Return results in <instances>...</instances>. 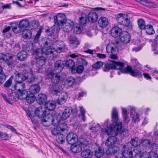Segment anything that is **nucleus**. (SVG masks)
I'll return each mask as SVG.
<instances>
[{"instance_id": "1", "label": "nucleus", "mask_w": 158, "mask_h": 158, "mask_svg": "<svg viewBox=\"0 0 158 158\" xmlns=\"http://www.w3.org/2000/svg\"><path fill=\"white\" fill-rule=\"evenodd\" d=\"M44 45L41 49L37 48L34 50L32 53L36 59V66L40 68L44 65L46 61V58L41 55L49 56L51 60H53L56 57V55L53 54V50L51 48V40L49 38H46L44 40Z\"/></svg>"}, {"instance_id": "2", "label": "nucleus", "mask_w": 158, "mask_h": 158, "mask_svg": "<svg viewBox=\"0 0 158 158\" xmlns=\"http://www.w3.org/2000/svg\"><path fill=\"white\" fill-rule=\"evenodd\" d=\"M122 116L124 122L128 124L130 121V118L129 116V110L130 111V115L133 122L138 123L140 122V115L137 112L132 115L134 112L135 111V108L134 107L129 106L127 108L121 107Z\"/></svg>"}, {"instance_id": "3", "label": "nucleus", "mask_w": 158, "mask_h": 158, "mask_svg": "<svg viewBox=\"0 0 158 158\" xmlns=\"http://www.w3.org/2000/svg\"><path fill=\"white\" fill-rule=\"evenodd\" d=\"M14 88L17 93H12L10 98L13 100H23L25 98L28 92L25 89V85L22 81H16Z\"/></svg>"}, {"instance_id": "4", "label": "nucleus", "mask_w": 158, "mask_h": 158, "mask_svg": "<svg viewBox=\"0 0 158 158\" xmlns=\"http://www.w3.org/2000/svg\"><path fill=\"white\" fill-rule=\"evenodd\" d=\"M132 146L135 147L134 151L135 153H139L141 151V149L144 147H149L150 140L147 139H139L138 137L132 138L131 141Z\"/></svg>"}, {"instance_id": "5", "label": "nucleus", "mask_w": 158, "mask_h": 158, "mask_svg": "<svg viewBox=\"0 0 158 158\" xmlns=\"http://www.w3.org/2000/svg\"><path fill=\"white\" fill-rule=\"evenodd\" d=\"M51 79L52 84L50 87V91L53 94L60 93L62 90V87L58 83L60 79V76L58 73L53 74Z\"/></svg>"}, {"instance_id": "6", "label": "nucleus", "mask_w": 158, "mask_h": 158, "mask_svg": "<svg viewBox=\"0 0 158 158\" xmlns=\"http://www.w3.org/2000/svg\"><path fill=\"white\" fill-rule=\"evenodd\" d=\"M115 19L117 22L121 25L129 28H132V25L130 22V18L127 14L119 13L115 15Z\"/></svg>"}, {"instance_id": "7", "label": "nucleus", "mask_w": 158, "mask_h": 158, "mask_svg": "<svg viewBox=\"0 0 158 158\" xmlns=\"http://www.w3.org/2000/svg\"><path fill=\"white\" fill-rule=\"evenodd\" d=\"M112 120L116 123L114 127V131L116 134L121 133L122 132V123L121 122H118L119 120L118 114L117 109L115 108H113L112 111Z\"/></svg>"}, {"instance_id": "8", "label": "nucleus", "mask_w": 158, "mask_h": 158, "mask_svg": "<svg viewBox=\"0 0 158 158\" xmlns=\"http://www.w3.org/2000/svg\"><path fill=\"white\" fill-rule=\"evenodd\" d=\"M121 72L123 73H129L133 77H137L140 79H142V74L141 72L136 69H132L129 66L126 67L124 66V64L123 63Z\"/></svg>"}, {"instance_id": "9", "label": "nucleus", "mask_w": 158, "mask_h": 158, "mask_svg": "<svg viewBox=\"0 0 158 158\" xmlns=\"http://www.w3.org/2000/svg\"><path fill=\"white\" fill-rule=\"evenodd\" d=\"M42 124L45 127L50 126L52 124L54 126L59 125L60 124L57 119L52 118V116L49 114L43 117L42 120Z\"/></svg>"}, {"instance_id": "10", "label": "nucleus", "mask_w": 158, "mask_h": 158, "mask_svg": "<svg viewBox=\"0 0 158 158\" xmlns=\"http://www.w3.org/2000/svg\"><path fill=\"white\" fill-rule=\"evenodd\" d=\"M121 153H118V156H116L117 158H122L123 156L126 158H132L133 156L132 149L131 148H127L125 145L123 146L121 149Z\"/></svg>"}, {"instance_id": "11", "label": "nucleus", "mask_w": 158, "mask_h": 158, "mask_svg": "<svg viewBox=\"0 0 158 158\" xmlns=\"http://www.w3.org/2000/svg\"><path fill=\"white\" fill-rule=\"evenodd\" d=\"M51 40H52L50 39ZM52 44L51 45V48L53 50V54L55 55H56L54 53V51H55L56 52L58 53H61L63 52L65 49V45L64 44L63 41L60 40H57L56 41H55V43L53 44L54 45V48L52 49Z\"/></svg>"}, {"instance_id": "12", "label": "nucleus", "mask_w": 158, "mask_h": 158, "mask_svg": "<svg viewBox=\"0 0 158 158\" xmlns=\"http://www.w3.org/2000/svg\"><path fill=\"white\" fill-rule=\"evenodd\" d=\"M123 63L115 61L112 62L111 63H107L105 65L103 71L104 72L109 71L110 69H119L121 71Z\"/></svg>"}, {"instance_id": "13", "label": "nucleus", "mask_w": 158, "mask_h": 158, "mask_svg": "<svg viewBox=\"0 0 158 158\" xmlns=\"http://www.w3.org/2000/svg\"><path fill=\"white\" fill-rule=\"evenodd\" d=\"M109 120H107L102 124L103 128H102L101 131L102 134L110 135L112 134L113 131V128L114 125L112 124H109Z\"/></svg>"}, {"instance_id": "14", "label": "nucleus", "mask_w": 158, "mask_h": 158, "mask_svg": "<svg viewBox=\"0 0 158 158\" xmlns=\"http://www.w3.org/2000/svg\"><path fill=\"white\" fill-rule=\"evenodd\" d=\"M55 22L57 25L63 26L66 20L65 15L63 13H60L54 17Z\"/></svg>"}, {"instance_id": "15", "label": "nucleus", "mask_w": 158, "mask_h": 158, "mask_svg": "<svg viewBox=\"0 0 158 158\" xmlns=\"http://www.w3.org/2000/svg\"><path fill=\"white\" fill-rule=\"evenodd\" d=\"M83 143L79 141L77 142L72 144L70 147L71 150L74 153H78L81 152L82 150V146Z\"/></svg>"}, {"instance_id": "16", "label": "nucleus", "mask_w": 158, "mask_h": 158, "mask_svg": "<svg viewBox=\"0 0 158 158\" xmlns=\"http://www.w3.org/2000/svg\"><path fill=\"white\" fill-rule=\"evenodd\" d=\"M77 140V136L75 133L71 132L69 133L66 136V140L69 144H72Z\"/></svg>"}, {"instance_id": "17", "label": "nucleus", "mask_w": 158, "mask_h": 158, "mask_svg": "<svg viewBox=\"0 0 158 158\" xmlns=\"http://www.w3.org/2000/svg\"><path fill=\"white\" fill-rule=\"evenodd\" d=\"M123 31L122 29L118 26L113 27L110 31L111 35L114 37H117L120 36Z\"/></svg>"}, {"instance_id": "18", "label": "nucleus", "mask_w": 158, "mask_h": 158, "mask_svg": "<svg viewBox=\"0 0 158 158\" xmlns=\"http://www.w3.org/2000/svg\"><path fill=\"white\" fill-rule=\"evenodd\" d=\"M68 39L70 43V46L72 48H76L79 44L77 39L74 36L69 35Z\"/></svg>"}, {"instance_id": "19", "label": "nucleus", "mask_w": 158, "mask_h": 158, "mask_svg": "<svg viewBox=\"0 0 158 158\" xmlns=\"http://www.w3.org/2000/svg\"><path fill=\"white\" fill-rule=\"evenodd\" d=\"M120 40L123 43L127 44L131 40V37L128 32L123 31L120 36Z\"/></svg>"}, {"instance_id": "20", "label": "nucleus", "mask_w": 158, "mask_h": 158, "mask_svg": "<svg viewBox=\"0 0 158 158\" xmlns=\"http://www.w3.org/2000/svg\"><path fill=\"white\" fill-rule=\"evenodd\" d=\"M74 25V22L73 21L69 20H66L64 23L63 29L65 31L69 32L73 29Z\"/></svg>"}, {"instance_id": "21", "label": "nucleus", "mask_w": 158, "mask_h": 158, "mask_svg": "<svg viewBox=\"0 0 158 158\" xmlns=\"http://www.w3.org/2000/svg\"><path fill=\"white\" fill-rule=\"evenodd\" d=\"M46 113L45 108L41 106L36 108L35 111V115L39 118L44 117Z\"/></svg>"}, {"instance_id": "22", "label": "nucleus", "mask_w": 158, "mask_h": 158, "mask_svg": "<svg viewBox=\"0 0 158 158\" xmlns=\"http://www.w3.org/2000/svg\"><path fill=\"white\" fill-rule=\"evenodd\" d=\"M68 97V94L66 92H63L59 95L56 103L59 105H62L65 102Z\"/></svg>"}, {"instance_id": "23", "label": "nucleus", "mask_w": 158, "mask_h": 158, "mask_svg": "<svg viewBox=\"0 0 158 158\" xmlns=\"http://www.w3.org/2000/svg\"><path fill=\"white\" fill-rule=\"evenodd\" d=\"M98 19V15L94 11L90 12L88 15V19L91 23H95L97 21Z\"/></svg>"}, {"instance_id": "24", "label": "nucleus", "mask_w": 158, "mask_h": 158, "mask_svg": "<svg viewBox=\"0 0 158 158\" xmlns=\"http://www.w3.org/2000/svg\"><path fill=\"white\" fill-rule=\"evenodd\" d=\"M119 151V148L118 147L115 146H111V147H110L106 152L107 155H112L115 154V156L117 155V153Z\"/></svg>"}, {"instance_id": "25", "label": "nucleus", "mask_w": 158, "mask_h": 158, "mask_svg": "<svg viewBox=\"0 0 158 158\" xmlns=\"http://www.w3.org/2000/svg\"><path fill=\"white\" fill-rule=\"evenodd\" d=\"M64 67V63L63 61L59 60L56 61L54 64V70L58 72H61Z\"/></svg>"}, {"instance_id": "26", "label": "nucleus", "mask_w": 158, "mask_h": 158, "mask_svg": "<svg viewBox=\"0 0 158 158\" xmlns=\"http://www.w3.org/2000/svg\"><path fill=\"white\" fill-rule=\"evenodd\" d=\"M72 109L71 107H67L64 109L62 112L61 119L63 120H65L69 118L72 113Z\"/></svg>"}, {"instance_id": "27", "label": "nucleus", "mask_w": 158, "mask_h": 158, "mask_svg": "<svg viewBox=\"0 0 158 158\" xmlns=\"http://www.w3.org/2000/svg\"><path fill=\"white\" fill-rule=\"evenodd\" d=\"M104 153V149L102 148L96 146L94 151V155L97 158L102 157Z\"/></svg>"}, {"instance_id": "28", "label": "nucleus", "mask_w": 158, "mask_h": 158, "mask_svg": "<svg viewBox=\"0 0 158 158\" xmlns=\"http://www.w3.org/2000/svg\"><path fill=\"white\" fill-rule=\"evenodd\" d=\"M41 88L38 84H33L30 86L29 88V92L31 94H34L39 93Z\"/></svg>"}, {"instance_id": "29", "label": "nucleus", "mask_w": 158, "mask_h": 158, "mask_svg": "<svg viewBox=\"0 0 158 158\" xmlns=\"http://www.w3.org/2000/svg\"><path fill=\"white\" fill-rule=\"evenodd\" d=\"M98 24L100 27H105L108 24V19L105 17H101L99 19Z\"/></svg>"}, {"instance_id": "30", "label": "nucleus", "mask_w": 158, "mask_h": 158, "mask_svg": "<svg viewBox=\"0 0 158 158\" xmlns=\"http://www.w3.org/2000/svg\"><path fill=\"white\" fill-rule=\"evenodd\" d=\"M17 59L20 61H24L27 59L28 54L25 51L23 50L19 52L17 55Z\"/></svg>"}, {"instance_id": "31", "label": "nucleus", "mask_w": 158, "mask_h": 158, "mask_svg": "<svg viewBox=\"0 0 158 158\" xmlns=\"http://www.w3.org/2000/svg\"><path fill=\"white\" fill-rule=\"evenodd\" d=\"M146 149L144 148L141 149V152L136 153L137 154L139 155V158H151V154L150 152H146L145 150Z\"/></svg>"}, {"instance_id": "32", "label": "nucleus", "mask_w": 158, "mask_h": 158, "mask_svg": "<svg viewBox=\"0 0 158 158\" xmlns=\"http://www.w3.org/2000/svg\"><path fill=\"white\" fill-rule=\"evenodd\" d=\"M81 156L84 158H90L93 155V153L90 150H83L81 153Z\"/></svg>"}, {"instance_id": "33", "label": "nucleus", "mask_w": 158, "mask_h": 158, "mask_svg": "<svg viewBox=\"0 0 158 158\" xmlns=\"http://www.w3.org/2000/svg\"><path fill=\"white\" fill-rule=\"evenodd\" d=\"M117 140V139L115 136H110L106 140L105 144L106 146L110 147L114 145Z\"/></svg>"}, {"instance_id": "34", "label": "nucleus", "mask_w": 158, "mask_h": 158, "mask_svg": "<svg viewBox=\"0 0 158 158\" xmlns=\"http://www.w3.org/2000/svg\"><path fill=\"white\" fill-rule=\"evenodd\" d=\"M45 106L47 109L52 110L56 107V103L54 101H49L45 103Z\"/></svg>"}, {"instance_id": "35", "label": "nucleus", "mask_w": 158, "mask_h": 158, "mask_svg": "<svg viewBox=\"0 0 158 158\" xmlns=\"http://www.w3.org/2000/svg\"><path fill=\"white\" fill-rule=\"evenodd\" d=\"M37 98L38 102L40 104H41L46 102L47 99V96L45 94L40 93L39 94Z\"/></svg>"}, {"instance_id": "36", "label": "nucleus", "mask_w": 158, "mask_h": 158, "mask_svg": "<svg viewBox=\"0 0 158 158\" xmlns=\"http://www.w3.org/2000/svg\"><path fill=\"white\" fill-rule=\"evenodd\" d=\"M142 5L148 7L150 8L158 7V5L156 3L147 0L143 1Z\"/></svg>"}, {"instance_id": "37", "label": "nucleus", "mask_w": 158, "mask_h": 158, "mask_svg": "<svg viewBox=\"0 0 158 158\" xmlns=\"http://www.w3.org/2000/svg\"><path fill=\"white\" fill-rule=\"evenodd\" d=\"M116 46L115 44L111 43L108 44L106 47V50L108 52H113L116 50Z\"/></svg>"}, {"instance_id": "38", "label": "nucleus", "mask_w": 158, "mask_h": 158, "mask_svg": "<svg viewBox=\"0 0 158 158\" xmlns=\"http://www.w3.org/2000/svg\"><path fill=\"white\" fill-rule=\"evenodd\" d=\"M75 64L74 61L72 59L68 60L65 62V66L68 68L71 69L72 71L75 70L73 69Z\"/></svg>"}, {"instance_id": "39", "label": "nucleus", "mask_w": 158, "mask_h": 158, "mask_svg": "<svg viewBox=\"0 0 158 158\" xmlns=\"http://www.w3.org/2000/svg\"><path fill=\"white\" fill-rule=\"evenodd\" d=\"M32 35L31 31L28 29H25L22 32V36L24 39H29Z\"/></svg>"}, {"instance_id": "40", "label": "nucleus", "mask_w": 158, "mask_h": 158, "mask_svg": "<svg viewBox=\"0 0 158 158\" xmlns=\"http://www.w3.org/2000/svg\"><path fill=\"white\" fill-rule=\"evenodd\" d=\"M26 98L27 102L29 103L33 102L35 99V96L34 94H31L27 95V94L25 98L23 99H25Z\"/></svg>"}, {"instance_id": "41", "label": "nucleus", "mask_w": 158, "mask_h": 158, "mask_svg": "<svg viewBox=\"0 0 158 158\" xmlns=\"http://www.w3.org/2000/svg\"><path fill=\"white\" fill-rule=\"evenodd\" d=\"M65 136L62 134H58L56 136V141L60 144L63 143L65 141Z\"/></svg>"}, {"instance_id": "42", "label": "nucleus", "mask_w": 158, "mask_h": 158, "mask_svg": "<svg viewBox=\"0 0 158 158\" xmlns=\"http://www.w3.org/2000/svg\"><path fill=\"white\" fill-rule=\"evenodd\" d=\"M24 68L25 73H31L32 72V66L28 63H26L23 65Z\"/></svg>"}, {"instance_id": "43", "label": "nucleus", "mask_w": 158, "mask_h": 158, "mask_svg": "<svg viewBox=\"0 0 158 158\" xmlns=\"http://www.w3.org/2000/svg\"><path fill=\"white\" fill-rule=\"evenodd\" d=\"M150 146L149 147H146L145 146H144V148L146 149H150L155 154H156V152L158 149V145L156 144L155 143H153L152 144H151L150 141Z\"/></svg>"}, {"instance_id": "44", "label": "nucleus", "mask_w": 158, "mask_h": 158, "mask_svg": "<svg viewBox=\"0 0 158 158\" xmlns=\"http://www.w3.org/2000/svg\"><path fill=\"white\" fill-rule=\"evenodd\" d=\"M15 74L16 75V78L18 80L16 81H23L26 80V77L24 76L23 74L17 71L16 72Z\"/></svg>"}, {"instance_id": "45", "label": "nucleus", "mask_w": 158, "mask_h": 158, "mask_svg": "<svg viewBox=\"0 0 158 158\" xmlns=\"http://www.w3.org/2000/svg\"><path fill=\"white\" fill-rule=\"evenodd\" d=\"M144 29H145L147 33L149 35L153 34L155 32L152 26L150 25H146Z\"/></svg>"}, {"instance_id": "46", "label": "nucleus", "mask_w": 158, "mask_h": 158, "mask_svg": "<svg viewBox=\"0 0 158 158\" xmlns=\"http://www.w3.org/2000/svg\"><path fill=\"white\" fill-rule=\"evenodd\" d=\"M29 25V21L27 19H23L20 21L19 23L20 27L22 28L27 27Z\"/></svg>"}, {"instance_id": "47", "label": "nucleus", "mask_w": 158, "mask_h": 158, "mask_svg": "<svg viewBox=\"0 0 158 158\" xmlns=\"http://www.w3.org/2000/svg\"><path fill=\"white\" fill-rule=\"evenodd\" d=\"M12 58V56H10L9 54L7 55L5 54L3 55L2 57V59L4 61H7V64L9 66H10L12 62L9 61V60H11Z\"/></svg>"}, {"instance_id": "48", "label": "nucleus", "mask_w": 158, "mask_h": 158, "mask_svg": "<svg viewBox=\"0 0 158 158\" xmlns=\"http://www.w3.org/2000/svg\"><path fill=\"white\" fill-rule=\"evenodd\" d=\"M74 77H69L66 81V83L69 86H72L75 82Z\"/></svg>"}, {"instance_id": "49", "label": "nucleus", "mask_w": 158, "mask_h": 158, "mask_svg": "<svg viewBox=\"0 0 158 158\" xmlns=\"http://www.w3.org/2000/svg\"><path fill=\"white\" fill-rule=\"evenodd\" d=\"M83 30L82 26L80 24H77L74 28V31L76 34H79Z\"/></svg>"}, {"instance_id": "50", "label": "nucleus", "mask_w": 158, "mask_h": 158, "mask_svg": "<svg viewBox=\"0 0 158 158\" xmlns=\"http://www.w3.org/2000/svg\"><path fill=\"white\" fill-rule=\"evenodd\" d=\"M12 94V93L10 94L9 98H7L6 97V95L4 93H2L1 94V95L3 98L6 101V102L8 103H9L10 104H13L12 101H17V99H16L15 100H13L11 99L10 98H11L10 96H11V95Z\"/></svg>"}, {"instance_id": "51", "label": "nucleus", "mask_w": 158, "mask_h": 158, "mask_svg": "<svg viewBox=\"0 0 158 158\" xmlns=\"http://www.w3.org/2000/svg\"><path fill=\"white\" fill-rule=\"evenodd\" d=\"M138 24L139 28L141 30L144 29L146 27L144 21L142 19H139L137 21Z\"/></svg>"}, {"instance_id": "52", "label": "nucleus", "mask_w": 158, "mask_h": 158, "mask_svg": "<svg viewBox=\"0 0 158 158\" xmlns=\"http://www.w3.org/2000/svg\"><path fill=\"white\" fill-rule=\"evenodd\" d=\"M60 129L61 128H60L58 126L52 129L51 130V133L53 135H56V136L58 134L61 133V131L60 130Z\"/></svg>"}, {"instance_id": "53", "label": "nucleus", "mask_w": 158, "mask_h": 158, "mask_svg": "<svg viewBox=\"0 0 158 158\" xmlns=\"http://www.w3.org/2000/svg\"><path fill=\"white\" fill-rule=\"evenodd\" d=\"M42 32V28H40L38 30L37 33L34 39V42L35 43H37L38 42L39 40Z\"/></svg>"}, {"instance_id": "54", "label": "nucleus", "mask_w": 158, "mask_h": 158, "mask_svg": "<svg viewBox=\"0 0 158 158\" xmlns=\"http://www.w3.org/2000/svg\"><path fill=\"white\" fill-rule=\"evenodd\" d=\"M103 65V62L100 61H98L94 63L92 65V67L94 69H98L101 67Z\"/></svg>"}, {"instance_id": "55", "label": "nucleus", "mask_w": 158, "mask_h": 158, "mask_svg": "<svg viewBox=\"0 0 158 158\" xmlns=\"http://www.w3.org/2000/svg\"><path fill=\"white\" fill-rule=\"evenodd\" d=\"M13 77V76H11L9 79L4 84V87L6 88L9 87L12 84V81Z\"/></svg>"}, {"instance_id": "56", "label": "nucleus", "mask_w": 158, "mask_h": 158, "mask_svg": "<svg viewBox=\"0 0 158 158\" xmlns=\"http://www.w3.org/2000/svg\"><path fill=\"white\" fill-rule=\"evenodd\" d=\"M29 74L30 75L27 77H26V79L27 81L29 82H33L34 81H35L36 79L35 78L34 75L32 74V73Z\"/></svg>"}, {"instance_id": "57", "label": "nucleus", "mask_w": 158, "mask_h": 158, "mask_svg": "<svg viewBox=\"0 0 158 158\" xmlns=\"http://www.w3.org/2000/svg\"><path fill=\"white\" fill-rule=\"evenodd\" d=\"M12 28L13 31L15 33H19L21 31V28L20 27L19 25H17L16 26H12Z\"/></svg>"}, {"instance_id": "58", "label": "nucleus", "mask_w": 158, "mask_h": 158, "mask_svg": "<svg viewBox=\"0 0 158 158\" xmlns=\"http://www.w3.org/2000/svg\"><path fill=\"white\" fill-rule=\"evenodd\" d=\"M58 126L60 127V128H61L60 130L61 131H64L67 129V125L64 123H60Z\"/></svg>"}, {"instance_id": "59", "label": "nucleus", "mask_w": 158, "mask_h": 158, "mask_svg": "<svg viewBox=\"0 0 158 158\" xmlns=\"http://www.w3.org/2000/svg\"><path fill=\"white\" fill-rule=\"evenodd\" d=\"M77 62L80 64H83L84 65H86L87 64V62L85 60L81 57H77Z\"/></svg>"}, {"instance_id": "60", "label": "nucleus", "mask_w": 158, "mask_h": 158, "mask_svg": "<svg viewBox=\"0 0 158 158\" xmlns=\"http://www.w3.org/2000/svg\"><path fill=\"white\" fill-rule=\"evenodd\" d=\"M84 69V67L82 65H80L78 66L76 69V71L77 73H81L82 72Z\"/></svg>"}, {"instance_id": "61", "label": "nucleus", "mask_w": 158, "mask_h": 158, "mask_svg": "<svg viewBox=\"0 0 158 158\" xmlns=\"http://www.w3.org/2000/svg\"><path fill=\"white\" fill-rule=\"evenodd\" d=\"M2 7L3 9H11L12 8L11 3H8L3 5Z\"/></svg>"}, {"instance_id": "62", "label": "nucleus", "mask_w": 158, "mask_h": 158, "mask_svg": "<svg viewBox=\"0 0 158 158\" xmlns=\"http://www.w3.org/2000/svg\"><path fill=\"white\" fill-rule=\"evenodd\" d=\"M6 78V76L4 74L0 73V84L3 83Z\"/></svg>"}, {"instance_id": "63", "label": "nucleus", "mask_w": 158, "mask_h": 158, "mask_svg": "<svg viewBox=\"0 0 158 158\" xmlns=\"http://www.w3.org/2000/svg\"><path fill=\"white\" fill-rule=\"evenodd\" d=\"M80 23L82 25L85 24L87 22V20L84 17H81L80 18Z\"/></svg>"}, {"instance_id": "64", "label": "nucleus", "mask_w": 158, "mask_h": 158, "mask_svg": "<svg viewBox=\"0 0 158 158\" xmlns=\"http://www.w3.org/2000/svg\"><path fill=\"white\" fill-rule=\"evenodd\" d=\"M6 127L10 130L12 132L17 134L16 130L13 127L10 125H7Z\"/></svg>"}]
</instances>
